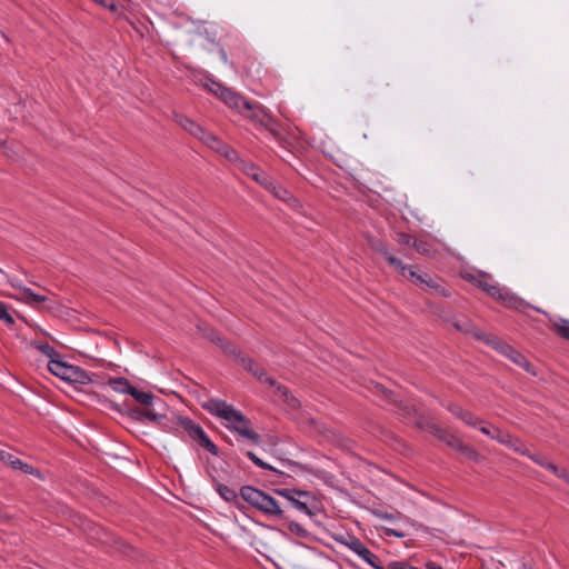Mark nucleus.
Instances as JSON below:
<instances>
[{
	"label": "nucleus",
	"instance_id": "f3484780",
	"mask_svg": "<svg viewBox=\"0 0 569 569\" xmlns=\"http://www.w3.org/2000/svg\"><path fill=\"white\" fill-rule=\"evenodd\" d=\"M0 461H2L4 465L10 466L14 470H21L22 472L27 475H33L36 469L29 465L13 456L12 453L4 451L0 449Z\"/></svg>",
	"mask_w": 569,
	"mask_h": 569
},
{
	"label": "nucleus",
	"instance_id": "c03bdc74",
	"mask_svg": "<svg viewBox=\"0 0 569 569\" xmlns=\"http://www.w3.org/2000/svg\"><path fill=\"white\" fill-rule=\"evenodd\" d=\"M273 387L276 388V392L287 400V397L289 395L288 388L286 386H283V385L278 383L277 381H276V385Z\"/></svg>",
	"mask_w": 569,
	"mask_h": 569
},
{
	"label": "nucleus",
	"instance_id": "473e14b6",
	"mask_svg": "<svg viewBox=\"0 0 569 569\" xmlns=\"http://www.w3.org/2000/svg\"><path fill=\"white\" fill-rule=\"evenodd\" d=\"M553 328L556 329L557 333L566 339L569 340V320L566 318H559L553 322Z\"/></svg>",
	"mask_w": 569,
	"mask_h": 569
},
{
	"label": "nucleus",
	"instance_id": "f704fd0d",
	"mask_svg": "<svg viewBox=\"0 0 569 569\" xmlns=\"http://www.w3.org/2000/svg\"><path fill=\"white\" fill-rule=\"evenodd\" d=\"M219 154L223 156L226 159H228L231 162H239L240 163V157L237 150H234L232 147H230L227 143H223L221 149L218 152Z\"/></svg>",
	"mask_w": 569,
	"mask_h": 569
},
{
	"label": "nucleus",
	"instance_id": "b1692460",
	"mask_svg": "<svg viewBox=\"0 0 569 569\" xmlns=\"http://www.w3.org/2000/svg\"><path fill=\"white\" fill-rule=\"evenodd\" d=\"M431 432L437 439L445 442L450 448L455 449L459 446L460 439L439 426L432 425Z\"/></svg>",
	"mask_w": 569,
	"mask_h": 569
},
{
	"label": "nucleus",
	"instance_id": "603ef678",
	"mask_svg": "<svg viewBox=\"0 0 569 569\" xmlns=\"http://www.w3.org/2000/svg\"><path fill=\"white\" fill-rule=\"evenodd\" d=\"M475 336H476V337H477V339H479V340H483V339H485V333H482V332H477Z\"/></svg>",
	"mask_w": 569,
	"mask_h": 569
},
{
	"label": "nucleus",
	"instance_id": "de8ad7c7",
	"mask_svg": "<svg viewBox=\"0 0 569 569\" xmlns=\"http://www.w3.org/2000/svg\"><path fill=\"white\" fill-rule=\"evenodd\" d=\"M558 478L565 480L569 485V471L567 469H563L560 471Z\"/></svg>",
	"mask_w": 569,
	"mask_h": 569
},
{
	"label": "nucleus",
	"instance_id": "c756f323",
	"mask_svg": "<svg viewBox=\"0 0 569 569\" xmlns=\"http://www.w3.org/2000/svg\"><path fill=\"white\" fill-rule=\"evenodd\" d=\"M129 395L141 405L149 403V401H152L153 398L156 397L153 393L140 390L134 386L131 387Z\"/></svg>",
	"mask_w": 569,
	"mask_h": 569
},
{
	"label": "nucleus",
	"instance_id": "aec40b11",
	"mask_svg": "<svg viewBox=\"0 0 569 569\" xmlns=\"http://www.w3.org/2000/svg\"><path fill=\"white\" fill-rule=\"evenodd\" d=\"M377 251L380 252L383 258L388 261L390 266H392L401 276H406L407 273V264H405L400 259L392 256L385 242H379L376 247Z\"/></svg>",
	"mask_w": 569,
	"mask_h": 569
},
{
	"label": "nucleus",
	"instance_id": "72a5a7b5",
	"mask_svg": "<svg viewBox=\"0 0 569 569\" xmlns=\"http://www.w3.org/2000/svg\"><path fill=\"white\" fill-rule=\"evenodd\" d=\"M455 449L472 461H478L480 458V455L477 450L468 445H465L461 440L459 441V446H457Z\"/></svg>",
	"mask_w": 569,
	"mask_h": 569
},
{
	"label": "nucleus",
	"instance_id": "a211bd4d",
	"mask_svg": "<svg viewBox=\"0 0 569 569\" xmlns=\"http://www.w3.org/2000/svg\"><path fill=\"white\" fill-rule=\"evenodd\" d=\"M174 119L182 129L188 131L191 136L196 137L197 139H200V137L204 134L206 129L202 128L200 124L196 123L187 116L177 113L174 114Z\"/></svg>",
	"mask_w": 569,
	"mask_h": 569
},
{
	"label": "nucleus",
	"instance_id": "9d476101",
	"mask_svg": "<svg viewBox=\"0 0 569 569\" xmlns=\"http://www.w3.org/2000/svg\"><path fill=\"white\" fill-rule=\"evenodd\" d=\"M8 282L14 289L19 290L21 299H23L27 303L31 306H38L47 300L46 296L36 293L30 288H27L22 284V281L13 276H7Z\"/></svg>",
	"mask_w": 569,
	"mask_h": 569
},
{
	"label": "nucleus",
	"instance_id": "2f4dec72",
	"mask_svg": "<svg viewBox=\"0 0 569 569\" xmlns=\"http://www.w3.org/2000/svg\"><path fill=\"white\" fill-rule=\"evenodd\" d=\"M460 420L463 421L466 425L475 428V429L481 428L483 426V422H485L482 419L478 418L471 411H468V410L463 411L462 417H461Z\"/></svg>",
	"mask_w": 569,
	"mask_h": 569
},
{
	"label": "nucleus",
	"instance_id": "4468645a",
	"mask_svg": "<svg viewBox=\"0 0 569 569\" xmlns=\"http://www.w3.org/2000/svg\"><path fill=\"white\" fill-rule=\"evenodd\" d=\"M407 278H410L416 284L420 286L421 288H430L433 289L436 292L446 296L445 289L435 283L433 280L427 274V273H418L413 267L407 266Z\"/></svg>",
	"mask_w": 569,
	"mask_h": 569
},
{
	"label": "nucleus",
	"instance_id": "7c9ffc66",
	"mask_svg": "<svg viewBox=\"0 0 569 569\" xmlns=\"http://www.w3.org/2000/svg\"><path fill=\"white\" fill-rule=\"evenodd\" d=\"M217 345L226 352L227 355L234 356L238 360L241 357V353L238 351L237 347L230 342L229 340L217 337Z\"/></svg>",
	"mask_w": 569,
	"mask_h": 569
},
{
	"label": "nucleus",
	"instance_id": "09e8293b",
	"mask_svg": "<svg viewBox=\"0 0 569 569\" xmlns=\"http://www.w3.org/2000/svg\"><path fill=\"white\" fill-rule=\"evenodd\" d=\"M426 569H443L440 565L435 561H427L425 563Z\"/></svg>",
	"mask_w": 569,
	"mask_h": 569
},
{
	"label": "nucleus",
	"instance_id": "412c9836",
	"mask_svg": "<svg viewBox=\"0 0 569 569\" xmlns=\"http://www.w3.org/2000/svg\"><path fill=\"white\" fill-rule=\"evenodd\" d=\"M199 83L207 89L210 93L216 96L217 98H220L223 96L224 90L227 87L222 84L221 82L214 80L210 74L206 73L199 79Z\"/></svg>",
	"mask_w": 569,
	"mask_h": 569
},
{
	"label": "nucleus",
	"instance_id": "4c0bfd02",
	"mask_svg": "<svg viewBox=\"0 0 569 569\" xmlns=\"http://www.w3.org/2000/svg\"><path fill=\"white\" fill-rule=\"evenodd\" d=\"M412 247L420 254L429 256L431 252L430 244L427 241L415 239L412 241Z\"/></svg>",
	"mask_w": 569,
	"mask_h": 569
},
{
	"label": "nucleus",
	"instance_id": "37998d69",
	"mask_svg": "<svg viewBox=\"0 0 569 569\" xmlns=\"http://www.w3.org/2000/svg\"><path fill=\"white\" fill-rule=\"evenodd\" d=\"M447 409L453 415L456 416L458 419H461L462 417V413L465 411V409H462L460 406L458 405H449L447 407Z\"/></svg>",
	"mask_w": 569,
	"mask_h": 569
},
{
	"label": "nucleus",
	"instance_id": "79ce46f5",
	"mask_svg": "<svg viewBox=\"0 0 569 569\" xmlns=\"http://www.w3.org/2000/svg\"><path fill=\"white\" fill-rule=\"evenodd\" d=\"M415 239L412 238V236H410L409 233H406V232H399L397 234V241L401 244H406V246H411L412 247V241Z\"/></svg>",
	"mask_w": 569,
	"mask_h": 569
},
{
	"label": "nucleus",
	"instance_id": "423d86ee",
	"mask_svg": "<svg viewBox=\"0 0 569 569\" xmlns=\"http://www.w3.org/2000/svg\"><path fill=\"white\" fill-rule=\"evenodd\" d=\"M143 409H131L129 415L139 422H160L167 419L168 406L160 397H154L152 401L144 405Z\"/></svg>",
	"mask_w": 569,
	"mask_h": 569
},
{
	"label": "nucleus",
	"instance_id": "cd10ccee",
	"mask_svg": "<svg viewBox=\"0 0 569 569\" xmlns=\"http://www.w3.org/2000/svg\"><path fill=\"white\" fill-rule=\"evenodd\" d=\"M199 140H201L207 147L214 150L216 152H219L224 143L219 137L207 130H204V134H202Z\"/></svg>",
	"mask_w": 569,
	"mask_h": 569
},
{
	"label": "nucleus",
	"instance_id": "f03ea898",
	"mask_svg": "<svg viewBox=\"0 0 569 569\" xmlns=\"http://www.w3.org/2000/svg\"><path fill=\"white\" fill-rule=\"evenodd\" d=\"M239 495L251 507L270 519L280 520L287 517V506H283V503L276 500L272 496L258 488L243 486Z\"/></svg>",
	"mask_w": 569,
	"mask_h": 569
},
{
	"label": "nucleus",
	"instance_id": "6e6552de",
	"mask_svg": "<svg viewBox=\"0 0 569 569\" xmlns=\"http://www.w3.org/2000/svg\"><path fill=\"white\" fill-rule=\"evenodd\" d=\"M262 130L268 132V137L280 148L289 151L295 141V136L290 133L277 119H272Z\"/></svg>",
	"mask_w": 569,
	"mask_h": 569
},
{
	"label": "nucleus",
	"instance_id": "e433bc0d",
	"mask_svg": "<svg viewBox=\"0 0 569 569\" xmlns=\"http://www.w3.org/2000/svg\"><path fill=\"white\" fill-rule=\"evenodd\" d=\"M37 349L44 356H47L50 360H59L58 351L49 343H40L37 346Z\"/></svg>",
	"mask_w": 569,
	"mask_h": 569
},
{
	"label": "nucleus",
	"instance_id": "a19ab883",
	"mask_svg": "<svg viewBox=\"0 0 569 569\" xmlns=\"http://www.w3.org/2000/svg\"><path fill=\"white\" fill-rule=\"evenodd\" d=\"M385 569H419L417 567L410 566L408 562L402 560L391 561L387 568Z\"/></svg>",
	"mask_w": 569,
	"mask_h": 569
},
{
	"label": "nucleus",
	"instance_id": "ea45409f",
	"mask_svg": "<svg viewBox=\"0 0 569 569\" xmlns=\"http://www.w3.org/2000/svg\"><path fill=\"white\" fill-rule=\"evenodd\" d=\"M530 460H532L538 466L545 468L546 463L549 461L541 453H530L528 450V455H526Z\"/></svg>",
	"mask_w": 569,
	"mask_h": 569
},
{
	"label": "nucleus",
	"instance_id": "dca6fc26",
	"mask_svg": "<svg viewBox=\"0 0 569 569\" xmlns=\"http://www.w3.org/2000/svg\"><path fill=\"white\" fill-rule=\"evenodd\" d=\"M495 299L519 311H523L528 307V303L523 299L501 287L499 295L496 296Z\"/></svg>",
	"mask_w": 569,
	"mask_h": 569
},
{
	"label": "nucleus",
	"instance_id": "bb28decb",
	"mask_svg": "<svg viewBox=\"0 0 569 569\" xmlns=\"http://www.w3.org/2000/svg\"><path fill=\"white\" fill-rule=\"evenodd\" d=\"M109 387L119 393H127L129 395L132 385L127 378H111L108 381Z\"/></svg>",
	"mask_w": 569,
	"mask_h": 569
},
{
	"label": "nucleus",
	"instance_id": "5701e85b",
	"mask_svg": "<svg viewBox=\"0 0 569 569\" xmlns=\"http://www.w3.org/2000/svg\"><path fill=\"white\" fill-rule=\"evenodd\" d=\"M240 168L247 176L251 177L261 186L267 183V181L269 180V177L258 167H256L252 162L240 161Z\"/></svg>",
	"mask_w": 569,
	"mask_h": 569
},
{
	"label": "nucleus",
	"instance_id": "864d4df0",
	"mask_svg": "<svg viewBox=\"0 0 569 569\" xmlns=\"http://www.w3.org/2000/svg\"><path fill=\"white\" fill-rule=\"evenodd\" d=\"M129 3H133V0H127Z\"/></svg>",
	"mask_w": 569,
	"mask_h": 569
},
{
	"label": "nucleus",
	"instance_id": "f8f14e48",
	"mask_svg": "<svg viewBox=\"0 0 569 569\" xmlns=\"http://www.w3.org/2000/svg\"><path fill=\"white\" fill-rule=\"evenodd\" d=\"M244 116L250 119L257 130H262L273 119L263 107L253 103L250 109H244Z\"/></svg>",
	"mask_w": 569,
	"mask_h": 569
},
{
	"label": "nucleus",
	"instance_id": "1a4fd4ad",
	"mask_svg": "<svg viewBox=\"0 0 569 569\" xmlns=\"http://www.w3.org/2000/svg\"><path fill=\"white\" fill-rule=\"evenodd\" d=\"M463 278L473 286L485 291L488 296L492 297L493 299L500 292V286L498 283H493L491 277L486 272H466Z\"/></svg>",
	"mask_w": 569,
	"mask_h": 569
},
{
	"label": "nucleus",
	"instance_id": "20e7f679",
	"mask_svg": "<svg viewBox=\"0 0 569 569\" xmlns=\"http://www.w3.org/2000/svg\"><path fill=\"white\" fill-rule=\"evenodd\" d=\"M172 425L182 428L193 441L207 449L212 456H217L219 453L218 447L210 440L203 428L191 418L173 416Z\"/></svg>",
	"mask_w": 569,
	"mask_h": 569
},
{
	"label": "nucleus",
	"instance_id": "6ab92c4d",
	"mask_svg": "<svg viewBox=\"0 0 569 569\" xmlns=\"http://www.w3.org/2000/svg\"><path fill=\"white\" fill-rule=\"evenodd\" d=\"M332 538L337 543L347 547L355 555L358 552L360 547H362V545H363V542L358 537H356L355 535L349 533V532L337 533V535H333Z\"/></svg>",
	"mask_w": 569,
	"mask_h": 569
},
{
	"label": "nucleus",
	"instance_id": "a18cd8bd",
	"mask_svg": "<svg viewBox=\"0 0 569 569\" xmlns=\"http://www.w3.org/2000/svg\"><path fill=\"white\" fill-rule=\"evenodd\" d=\"M545 469L549 470L557 477L559 476L560 471L562 470V468H559L557 465H555L553 462H550V461H548L546 463Z\"/></svg>",
	"mask_w": 569,
	"mask_h": 569
},
{
	"label": "nucleus",
	"instance_id": "a878e982",
	"mask_svg": "<svg viewBox=\"0 0 569 569\" xmlns=\"http://www.w3.org/2000/svg\"><path fill=\"white\" fill-rule=\"evenodd\" d=\"M280 521L282 525L287 526L290 532L296 535L299 538H307L309 532L305 529L299 522L292 520L291 516L287 513V517L281 518Z\"/></svg>",
	"mask_w": 569,
	"mask_h": 569
},
{
	"label": "nucleus",
	"instance_id": "39448f33",
	"mask_svg": "<svg viewBox=\"0 0 569 569\" xmlns=\"http://www.w3.org/2000/svg\"><path fill=\"white\" fill-rule=\"evenodd\" d=\"M49 371L56 377L69 383H90V375L82 368L66 363L61 360H50L48 363Z\"/></svg>",
	"mask_w": 569,
	"mask_h": 569
},
{
	"label": "nucleus",
	"instance_id": "393cba45",
	"mask_svg": "<svg viewBox=\"0 0 569 569\" xmlns=\"http://www.w3.org/2000/svg\"><path fill=\"white\" fill-rule=\"evenodd\" d=\"M356 555L373 569H385V567L381 566L379 557L370 551V549L365 543L362 547H360Z\"/></svg>",
	"mask_w": 569,
	"mask_h": 569
},
{
	"label": "nucleus",
	"instance_id": "f257e3e1",
	"mask_svg": "<svg viewBox=\"0 0 569 569\" xmlns=\"http://www.w3.org/2000/svg\"><path fill=\"white\" fill-rule=\"evenodd\" d=\"M201 407L211 416L224 420V427L231 432L239 435L256 446L261 443V437L251 428V421L227 401L210 398L202 402Z\"/></svg>",
	"mask_w": 569,
	"mask_h": 569
},
{
	"label": "nucleus",
	"instance_id": "7ed1b4c3",
	"mask_svg": "<svg viewBox=\"0 0 569 569\" xmlns=\"http://www.w3.org/2000/svg\"><path fill=\"white\" fill-rule=\"evenodd\" d=\"M274 493L286 500L283 506H287V513H289L290 509H295L308 517L316 516L315 497L311 492L300 489L283 488L276 489Z\"/></svg>",
	"mask_w": 569,
	"mask_h": 569
},
{
	"label": "nucleus",
	"instance_id": "2eb2a0df",
	"mask_svg": "<svg viewBox=\"0 0 569 569\" xmlns=\"http://www.w3.org/2000/svg\"><path fill=\"white\" fill-rule=\"evenodd\" d=\"M500 352L508 357L512 362L521 367L527 372L536 376V371L533 370L532 365L527 360V358L519 351L515 350L509 345H502L500 347Z\"/></svg>",
	"mask_w": 569,
	"mask_h": 569
},
{
	"label": "nucleus",
	"instance_id": "ddd939ff",
	"mask_svg": "<svg viewBox=\"0 0 569 569\" xmlns=\"http://www.w3.org/2000/svg\"><path fill=\"white\" fill-rule=\"evenodd\" d=\"M242 367L251 372L254 377L258 378L260 382L268 383L269 386H274L276 380L268 376L267 371L258 365L252 358L241 356L239 358Z\"/></svg>",
	"mask_w": 569,
	"mask_h": 569
},
{
	"label": "nucleus",
	"instance_id": "c85d7f7f",
	"mask_svg": "<svg viewBox=\"0 0 569 569\" xmlns=\"http://www.w3.org/2000/svg\"><path fill=\"white\" fill-rule=\"evenodd\" d=\"M213 487L216 491L219 493V496L226 501H233L238 497L236 490L231 489L230 487L223 483L218 482L216 479H213Z\"/></svg>",
	"mask_w": 569,
	"mask_h": 569
},
{
	"label": "nucleus",
	"instance_id": "9b49d317",
	"mask_svg": "<svg viewBox=\"0 0 569 569\" xmlns=\"http://www.w3.org/2000/svg\"><path fill=\"white\" fill-rule=\"evenodd\" d=\"M219 99L230 109H233L241 114H244V109L251 108V102L228 87L224 90L223 96Z\"/></svg>",
	"mask_w": 569,
	"mask_h": 569
},
{
	"label": "nucleus",
	"instance_id": "c9c22d12",
	"mask_svg": "<svg viewBox=\"0 0 569 569\" xmlns=\"http://www.w3.org/2000/svg\"><path fill=\"white\" fill-rule=\"evenodd\" d=\"M246 455L257 467L281 473L278 469L260 459L253 451H248Z\"/></svg>",
	"mask_w": 569,
	"mask_h": 569
},
{
	"label": "nucleus",
	"instance_id": "4be33fe9",
	"mask_svg": "<svg viewBox=\"0 0 569 569\" xmlns=\"http://www.w3.org/2000/svg\"><path fill=\"white\" fill-rule=\"evenodd\" d=\"M263 187L279 200L293 202L298 201L286 188H283L278 182L272 181L270 178L267 183L263 184Z\"/></svg>",
	"mask_w": 569,
	"mask_h": 569
},
{
	"label": "nucleus",
	"instance_id": "0eeeda50",
	"mask_svg": "<svg viewBox=\"0 0 569 569\" xmlns=\"http://www.w3.org/2000/svg\"><path fill=\"white\" fill-rule=\"evenodd\" d=\"M479 431L520 455H528L527 446L517 437L496 427L482 426Z\"/></svg>",
	"mask_w": 569,
	"mask_h": 569
},
{
	"label": "nucleus",
	"instance_id": "8fccbe9b",
	"mask_svg": "<svg viewBox=\"0 0 569 569\" xmlns=\"http://www.w3.org/2000/svg\"><path fill=\"white\" fill-rule=\"evenodd\" d=\"M386 535L387 536H395V537H402L403 535L398 532L397 530L395 529H389V528H386Z\"/></svg>",
	"mask_w": 569,
	"mask_h": 569
},
{
	"label": "nucleus",
	"instance_id": "3c124183",
	"mask_svg": "<svg viewBox=\"0 0 569 569\" xmlns=\"http://www.w3.org/2000/svg\"><path fill=\"white\" fill-rule=\"evenodd\" d=\"M220 58L224 63L232 66V62L229 61L227 52L223 49L220 50Z\"/></svg>",
	"mask_w": 569,
	"mask_h": 569
},
{
	"label": "nucleus",
	"instance_id": "49530a36",
	"mask_svg": "<svg viewBox=\"0 0 569 569\" xmlns=\"http://www.w3.org/2000/svg\"><path fill=\"white\" fill-rule=\"evenodd\" d=\"M206 337L213 343L217 345V337H220L216 331L210 330L208 333H206Z\"/></svg>",
	"mask_w": 569,
	"mask_h": 569
},
{
	"label": "nucleus",
	"instance_id": "58836bf2",
	"mask_svg": "<svg viewBox=\"0 0 569 569\" xmlns=\"http://www.w3.org/2000/svg\"><path fill=\"white\" fill-rule=\"evenodd\" d=\"M0 320L7 325L14 323L13 317L9 313L7 305L2 301H0Z\"/></svg>",
	"mask_w": 569,
	"mask_h": 569
}]
</instances>
